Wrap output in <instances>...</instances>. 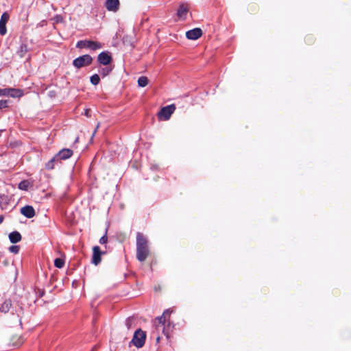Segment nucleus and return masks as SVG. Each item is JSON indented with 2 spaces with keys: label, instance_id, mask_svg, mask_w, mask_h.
Here are the masks:
<instances>
[{
  "label": "nucleus",
  "instance_id": "a878e982",
  "mask_svg": "<svg viewBox=\"0 0 351 351\" xmlns=\"http://www.w3.org/2000/svg\"><path fill=\"white\" fill-rule=\"evenodd\" d=\"M10 252L14 254H18L19 252V247L18 245H12L9 247Z\"/></svg>",
  "mask_w": 351,
  "mask_h": 351
},
{
  "label": "nucleus",
  "instance_id": "1a4fd4ad",
  "mask_svg": "<svg viewBox=\"0 0 351 351\" xmlns=\"http://www.w3.org/2000/svg\"><path fill=\"white\" fill-rule=\"evenodd\" d=\"M9 14L3 12L0 19V34L4 36L7 33L6 23L9 20Z\"/></svg>",
  "mask_w": 351,
  "mask_h": 351
},
{
  "label": "nucleus",
  "instance_id": "4be33fe9",
  "mask_svg": "<svg viewBox=\"0 0 351 351\" xmlns=\"http://www.w3.org/2000/svg\"><path fill=\"white\" fill-rule=\"evenodd\" d=\"M112 71V68L110 67H108V66H106V67H103V68H101L99 69V73L103 76V77H105V76H107L108 75L110 74V73Z\"/></svg>",
  "mask_w": 351,
  "mask_h": 351
},
{
  "label": "nucleus",
  "instance_id": "393cba45",
  "mask_svg": "<svg viewBox=\"0 0 351 351\" xmlns=\"http://www.w3.org/2000/svg\"><path fill=\"white\" fill-rule=\"evenodd\" d=\"M64 265V261L63 259L60 258H57L55 259L54 265L57 268H62V267H63Z\"/></svg>",
  "mask_w": 351,
  "mask_h": 351
},
{
  "label": "nucleus",
  "instance_id": "0eeeda50",
  "mask_svg": "<svg viewBox=\"0 0 351 351\" xmlns=\"http://www.w3.org/2000/svg\"><path fill=\"white\" fill-rule=\"evenodd\" d=\"M189 10V6L188 3L184 2L180 3L177 10V16L180 20H185Z\"/></svg>",
  "mask_w": 351,
  "mask_h": 351
},
{
  "label": "nucleus",
  "instance_id": "f3484780",
  "mask_svg": "<svg viewBox=\"0 0 351 351\" xmlns=\"http://www.w3.org/2000/svg\"><path fill=\"white\" fill-rule=\"evenodd\" d=\"M9 239L11 243H16L21 240V235L17 231H14L9 234Z\"/></svg>",
  "mask_w": 351,
  "mask_h": 351
},
{
  "label": "nucleus",
  "instance_id": "4468645a",
  "mask_svg": "<svg viewBox=\"0 0 351 351\" xmlns=\"http://www.w3.org/2000/svg\"><path fill=\"white\" fill-rule=\"evenodd\" d=\"M101 252L99 246H95L93 248V259L92 263L97 265L101 261Z\"/></svg>",
  "mask_w": 351,
  "mask_h": 351
},
{
  "label": "nucleus",
  "instance_id": "412c9836",
  "mask_svg": "<svg viewBox=\"0 0 351 351\" xmlns=\"http://www.w3.org/2000/svg\"><path fill=\"white\" fill-rule=\"evenodd\" d=\"M30 186V183L28 180H23L19 184V189L27 191L28 190L29 187Z\"/></svg>",
  "mask_w": 351,
  "mask_h": 351
},
{
  "label": "nucleus",
  "instance_id": "20e7f679",
  "mask_svg": "<svg viewBox=\"0 0 351 351\" xmlns=\"http://www.w3.org/2000/svg\"><path fill=\"white\" fill-rule=\"evenodd\" d=\"M146 334L141 329H138L134 332L131 343L138 348H142L145 342Z\"/></svg>",
  "mask_w": 351,
  "mask_h": 351
},
{
  "label": "nucleus",
  "instance_id": "aec40b11",
  "mask_svg": "<svg viewBox=\"0 0 351 351\" xmlns=\"http://www.w3.org/2000/svg\"><path fill=\"white\" fill-rule=\"evenodd\" d=\"M136 324V319L133 317H130L126 319L125 326L128 330L134 327Z\"/></svg>",
  "mask_w": 351,
  "mask_h": 351
},
{
  "label": "nucleus",
  "instance_id": "a211bd4d",
  "mask_svg": "<svg viewBox=\"0 0 351 351\" xmlns=\"http://www.w3.org/2000/svg\"><path fill=\"white\" fill-rule=\"evenodd\" d=\"M11 306H12L11 300H7L1 305L0 311L5 313L9 311Z\"/></svg>",
  "mask_w": 351,
  "mask_h": 351
},
{
  "label": "nucleus",
  "instance_id": "2f4dec72",
  "mask_svg": "<svg viewBox=\"0 0 351 351\" xmlns=\"http://www.w3.org/2000/svg\"><path fill=\"white\" fill-rule=\"evenodd\" d=\"M3 217L2 215H0V224L3 222Z\"/></svg>",
  "mask_w": 351,
  "mask_h": 351
},
{
  "label": "nucleus",
  "instance_id": "cd10ccee",
  "mask_svg": "<svg viewBox=\"0 0 351 351\" xmlns=\"http://www.w3.org/2000/svg\"><path fill=\"white\" fill-rule=\"evenodd\" d=\"M8 96V88H0V97Z\"/></svg>",
  "mask_w": 351,
  "mask_h": 351
},
{
  "label": "nucleus",
  "instance_id": "6ab92c4d",
  "mask_svg": "<svg viewBox=\"0 0 351 351\" xmlns=\"http://www.w3.org/2000/svg\"><path fill=\"white\" fill-rule=\"evenodd\" d=\"M27 51H28L27 45L25 44H21L19 47V49L17 51V54L19 55V57L23 58V57H25V56Z\"/></svg>",
  "mask_w": 351,
  "mask_h": 351
},
{
  "label": "nucleus",
  "instance_id": "f257e3e1",
  "mask_svg": "<svg viewBox=\"0 0 351 351\" xmlns=\"http://www.w3.org/2000/svg\"><path fill=\"white\" fill-rule=\"evenodd\" d=\"M150 254L148 240L141 232L136 234V258L143 262Z\"/></svg>",
  "mask_w": 351,
  "mask_h": 351
},
{
  "label": "nucleus",
  "instance_id": "7ed1b4c3",
  "mask_svg": "<svg viewBox=\"0 0 351 351\" xmlns=\"http://www.w3.org/2000/svg\"><path fill=\"white\" fill-rule=\"evenodd\" d=\"M102 44L97 41H93V40H79L76 44V47L82 49H90L93 51L102 48Z\"/></svg>",
  "mask_w": 351,
  "mask_h": 351
},
{
  "label": "nucleus",
  "instance_id": "9b49d317",
  "mask_svg": "<svg viewBox=\"0 0 351 351\" xmlns=\"http://www.w3.org/2000/svg\"><path fill=\"white\" fill-rule=\"evenodd\" d=\"M73 155V151L70 149H62L55 156L61 163L62 160H66L71 157Z\"/></svg>",
  "mask_w": 351,
  "mask_h": 351
},
{
  "label": "nucleus",
  "instance_id": "6e6552de",
  "mask_svg": "<svg viewBox=\"0 0 351 351\" xmlns=\"http://www.w3.org/2000/svg\"><path fill=\"white\" fill-rule=\"evenodd\" d=\"M98 62L104 66H107L112 62V57L108 51H103L97 56Z\"/></svg>",
  "mask_w": 351,
  "mask_h": 351
},
{
  "label": "nucleus",
  "instance_id": "f03ea898",
  "mask_svg": "<svg viewBox=\"0 0 351 351\" xmlns=\"http://www.w3.org/2000/svg\"><path fill=\"white\" fill-rule=\"evenodd\" d=\"M171 311L169 309L165 310L160 317H157L154 321V326L158 332L160 331L168 338L169 326H165L167 316H169Z\"/></svg>",
  "mask_w": 351,
  "mask_h": 351
},
{
  "label": "nucleus",
  "instance_id": "473e14b6",
  "mask_svg": "<svg viewBox=\"0 0 351 351\" xmlns=\"http://www.w3.org/2000/svg\"><path fill=\"white\" fill-rule=\"evenodd\" d=\"M160 338V337L159 336H158V337H157V338H156L157 341H159Z\"/></svg>",
  "mask_w": 351,
  "mask_h": 351
},
{
  "label": "nucleus",
  "instance_id": "9d476101",
  "mask_svg": "<svg viewBox=\"0 0 351 351\" xmlns=\"http://www.w3.org/2000/svg\"><path fill=\"white\" fill-rule=\"evenodd\" d=\"M119 0H106L105 2V7L107 10L116 12L119 8Z\"/></svg>",
  "mask_w": 351,
  "mask_h": 351
},
{
  "label": "nucleus",
  "instance_id": "f8f14e48",
  "mask_svg": "<svg viewBox=\"0 0 351 351\" xmlns=\"http://www.w3.org/2000/svg\"><path fill=\"white\" fill-rule=\"evenodd\" d=\"M202 35V31L200 28H194L191 29L186 33V36L189 40H196L201 37Z\"/></svg>",
  "mask_w": 351,
  "mask_h": 351
},
{
  "label": "nucleus",
  "instance_id": "dca6fc26",
  "mask_svg": "<svg viewBox=\"0 0 351 351\" xmlns=\"http://www.w3.org/2000/svg\"><path fill=\"white\" fill-rule=\"evenodd\" d=\"M60 164L56 156H54L49 161L45 164V169L47 170H51L54 169L56 165Z\"/></svg>",
  "mask_w": 351,
  "mask_h": 351
},
{
  "label": "nucleus",
  "instance_id": "b1692460",
  "mask_svg": "<svg viewBox=\"0 0 351 351\" xmlns=\"http://www.w3.org/2000/svg\"><path fill=\"white\" fill-rule=\"evenodd\" d=\"M90 82L93 85H97L99 83L100 77L99 75L94 74L90 78Z\"/></svg>",
  "mask_w": 351,
  "mask_h": 351
},
{
  "label": "nucleus",
  "instance_id": "423d86ee",
  "mask_svg": "<svg viewBox=\"0 0 351 351\" xmlns=\"http://www.w3.org/2000/svg\"><path fill=\"white\" fill-rule=\"evenodd\" d=\"M176 106L174 104H171L165 106L158 113V117L161 120H168L170 119L171 114L174 112Z\"/></svg>",
  "mask_w": 351,
  "mask_h": 351
},
{
  "label": "nucleus",
  "instance_id": "c85d7f7f",
  "mask_svg": "<svg viewBox=\"0 0 351 351\" xmlns=\"http://www.w3.org/2000/svg\"><path fill=\"white\" fill-rule=\"evenodd\" d=\"M107 241H108V238H107V235H106V233L100 238L99 239V243L101 244H105L107 243Z\"/></svg>",
  "mask_w": 351,
  "mask_h": 351
},
{
  "label": "nucleus",
  "instance_id": "39448f33",
  "mask_svg": "<svg viewBox=\"0 0 351 351\" xmlns=\"http://www.w3.org/2000/svg\"><path fill=\"white\" fill-rule=\"evenodd\" d=\"M92 62L93 58L88 54H85L73 60V65L77 69H80L91 64Z\"/></svg>",
  "mask_w": 351,
  "mask_h": 351
},
{
  "label": "nucleus",
  "instance_id": "5701e85b",
  "mask_svg": "<svg viewBox=\"0 0 351 351\" xmlns=\"http://www.w3.org/2000/svg\"><path fill=\"white\" fill-rule=\"evenodd\" d=\"M138 84L141 87H145L148 84V79L147 77L141 76L138 80Z\"/></svg>",
  "mask_w": 351,
  "mask_h": 351
},
{
  "label": "nucleus",
  "instance_id": "ddd939ff",
  "mask_svg": "<svg viewBox=\"0 0 351 351\" xmlns=\"http://www.w3.org/2000/svg\"><path fill=\"white\" fill-rule=\"evenodd\" d=\"M21 213L27 218H32L35 216L34 208L32 206H25L21 208Z\"/></svg>",
  "mask_w": 351,
  "mask_h": 351
},
{
  "label": "nucleus",
  "instance_id": "7c9ffc66",
  "mask_svg": "<svg viewBox=\"0 0 351 351\" xmlns=\"http://www.w3.org/2000/svg\"><path fill=\"white\" fill-rule=\"evenodd\" d=\"M19 339H21V337ZM23 343V341L22 339H20V342L19 343L15 344V346H19L21 345Z\"/></svg>",
  "mask_w": 351,
  "mask_h": 351
},
{
  "label": "nucleus",
  "instance_id": "bb28decb",
  "mask_svg": "<svg viewBox=\"0 0 351 351\" xmlns=\"http://www.w3.org/2000/svg\"><path fill=\"white\" fill-rule=\"evenodd\" d=\"M8 100H0V110L3 108H8Z\"/></svg>",
  "mask_w": 351,
  "mask_h": 351
},
{
  "label": "nucleus",
  "instance_id": "c756f323",
  "mask_svg": "<svg viewBox=\"0 0 351 351\" xmlns=\"http://www.w3.org/2000/svg\"><path fill=\"white\" fill-rule=\"evenodd\" d=\"M99 126V124H97V127H96V128H95V131L93 132V134H92V138L95 136V133H96V132H97V130L98 129Z\"/></svg>",
  "mask_w": 351,
  "mask_h": 351
},
{
  "label": "nucleus",
  "instance_id": "2eb2a0df",
  "mask_svg": "<svg viewBox=\"0 0 351 351\" xmlns=\"http://www.w3.org/2000/svg\"><path fill=\"white\" fill-rule=\"evenodd\" d=\"M23 95V91L19 88H8V96L11 97H21Z\"/></svg>",
  "mask_w": 351,
  "mask_h": 351
}]
</instances>
